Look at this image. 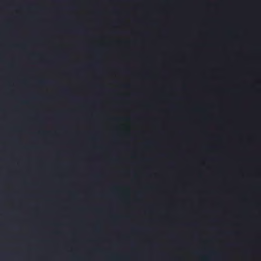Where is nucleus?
Wrapping results in <instances>:
<instances>
[{
    "mask_svg": "<svg viewBox=\"0 0 261 261\" xmlns=\"http://www.w3.org/2000/svg\"><path fill=\"white\" fill-rule=\"evenodd\" d=\"M39 83L42 85H45V84H50V82H49L48 81H40L39 82Z\"/></svg>",
    "mask_w": 261,
    "mask_h": 261,
    "instance_id": "obj_1",
    "label": "nucleus"
},
{
    "mask_svg": "<svg viewBox=\"0 0 261 261\" xmlns=\"http://www.w3.org/2000/svg\"><path fill=\"white\" fill-rule=\"evenodd\" d=\"M203 259L205 260H208V258L207 256H204Z\"/></svg>",
    "mask_w": 261,
    "mask_h": 261,
    "instance_id": "obj_2",
    "label": "nucleus"
}]
</instances>
